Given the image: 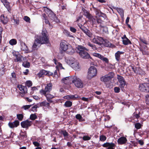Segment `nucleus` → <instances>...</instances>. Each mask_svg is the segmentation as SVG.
Segmentation results:
<instances>
[{"mask_svg":"<svg viewBox=\"0 0 149 149\" xmlns=\"http://www.w3.org/2000/svg\"><path fill=\"white\" fill-rule=\"evenodd\" d=\"M21 45V49L22 50L24 51L26 53L30 52V51L29 50L28 47L22 41H20Z\"/></svg>","mask_w":149,"mask_h":149,"instance_id":"obj_11","label":"nucleus"},{"mask_svg":"<svg viewBox=\"0 0 149 149\" xmlns=\"http://www.w3.org/2000/svg\"><path fill=\"white\" fill-rule=\"evenodd\" d=\"M32 123V121L27 120L22 122L21 123V125L23 128H28L31 125Z\"/></svg>","mask_w":149,"mask_h":149,"instance_id":"obj_9","label":"nucleus"},{"mask_svg":"<svg viewBox=\"0 0 149 149\" xmlns=\"http://www.w3.org/2000/svg\"><path fill=\"white\" fill-rule=\"evenodd\" d=\"M41 72L43 75H47L48 76H50L52 75L53 74V73L50 72L49 71H47L44 70H40Z\"/></svg>","mask_w":149,"mask_h":149,"instance_id":"obj_29","label":"nucleus"},{"mask_svg":"<svg viewBox=\"0 0 149 149\" xmlns=\"http://www.w3.org/2000/svg\"><path fill=\"white\" fill-rule=\"evenodd\" d=\"M38 107L37 105H35L32 107L31 111L33 112H36L37 111V109Z\"/></svg>","mask_w":149,"mask_h":149,"instance_id":"obj_52","label":"nucleus"},{"mask_svg":"<svg viewBox=\"0 0 149 149\" xmlns=\"http://www.w3.org/2000/svg\"><path fill=\"white\" fill-rule=\"evenodd\" d=\"M84 32L90 38H92L93 37V33L87 29L85 30H84Z\"/></svg>","mask_w":149,"mask_h":149,"instance_id":"obj_26","label":"nucleus"},{"mask_svg":"<svg viewBox=\"0 0 149 149\" xmlns=\"http://www.w3.org/2000/svg\"><path fill=\"white\" fill-rule=\"evenodd\" d=\"M91 135L90 136L88 135L84 136L82 137V139L84 141L89 140L91 139Z\"/></svg>","mask_w":149,"mask_h":149,"instance_id":"obj_45","label":"nucleus"},{"mask_svg":"<svg viewBox=\"0 0 149 149\" xmlns=\"http://www.w3.org/2000/svg\"><path fill=\"white\" fill-rule=\"evenodd\" d=\"M97 24H100V26L101 28H103L104 27L102 25L103 21L101 19L100 17L98 18H97Z\"/></svg>","mask_w":149,"mask_h":149,"instance_id":"obj_33","label":"nucleus"},{"mask_svg":"<svg viewBox=\"0 0 149 149\" xmlns=\"http://www.w3.org/2000/svg\"><path fill=\"white\" fill-rule=\"evenodd\" d=\"M25 84L26 86L28 87H30L32 85V83L30 81H26Z\"/></svg>","mask_w":149,"mask_h":149,"instance_id":"obj_49","label":"nucleus"},{"mask_svg":"<svg viewBox=\"0 0 149 149\" xmlns=\"http://www.w3.org/2000/svg\"><path fill=\"white\" fill-rule=\"evenodd\" d=\"M104 45L105 46L108 47H111V43L108 41H106Z\"/></svg>","mask_w":149,"mask_h":149,"instance_id":"obj_53","label":"nucleus"},{"mask_svg":"<svg viewBox=\"0 0 149 149\" xmlns=\"http://www.w3.org/2000/svg\"><path fill=\"white\" fill-rule=\"evenodd\" d=\"M5 7L7 9L8 11L10 12V6L9 3L7 1L6 2L3 4Z\"/></svg>","mask_w":149,"mask_h":149,"instance_id":"obj_41","label":"nucleus"},{"mask_svg":"<svg viewBox=\"0 0 149 149\" xmlns=\"http://www.w3.org/2000/svg\"><path fill=\"white\" fill-rule=\"evenodd\" d=\"M77 60L72 57H68L65 59V62L69 65H71Z\"/></svg>","mask_w":149,"mask_h":149,"instance_id":"obj_10","label":"nucleus"},{"mask_svg":"<svg viewBox=\"0 0 149 149\" xmlns=\"http://www.w3.org/2000/svg\"><path fill=\"white\" fill-rule=\"evenodd\" d=\"M97 70L94 66H91L88 69L87 78L89 79H92L97 74Z\"/></svg>","mask_w":149,"mask_h":149,"instance_id":"obj_5","label":"nucleus"},{"mask_svg":"<svg viewBox=\"0 0 149 149\" xmlns=\"http://www.w3.org/2000/svg\"><path fill=\"white\" fill-rule=\"evenodd\" d=\"M24 61L22 65L24 67L28 68L30 67V63L28 61Z\"/></svg>","mask_w":149,"mask_h":149,"instance_id":"obj_38","label":"nucleus"},{"mask_svg":"<svg viewBox=\"0 0 149 149\" xmlns=\"http://www.w3.org/2000/svg\"><path fill=\"white\" fill-rule=\"evenodd\" d=\"M75 118L77 119H78L79 121L82 122L84 121V119L81 116L80 114H77L75 116Z\"/></svg>","mask_w":149,"mask_h":149,"instance_id":"obj_34","label":"nucleus"},{"mask_svg":"<svg viewBox=\"0 0 149 149\" xmlns=\"http://www.w3.org/2000/svg\"><path fill=\"white\" fill-rule=\"evenodd\" d=\"M41 44L39 42V38H37L35 40V41L33 45L32 46V49L33 50H34L36 49L37 47L39 46V45H40Z\"/></svg>","mask_w":149,"mask_h":149,"instance_id":"obj_16","label":"nucleus"},{"mask_svg":"<svg viewBox=\"0 0 149 149\" xmlns=\"http://www.w3.org/2000/svg\"><path fill=\"white\" fill-rule=\"evenodd\" d=\"M111 145V143H106L103 145V146L104 147H109Z\"/></svg>","mask_w":149,"mask_h":149,"instance_id":"obj_62","label":"nucleus"},{"mask_svg":"<svg viewBox=\"0 0 149 149\" xmlns=\"http://www.w3.org/2000/svg\"><path fill=\"white\" fill-rule=\"evenodd\" d=\"M100 80L104 82L105 84L110 81V79L108 78L106 75L101 77L100 78Z\"/></svg>","mask_w":149,"mask_h":149,"instance_id":"obj_24","label":"nucleus"},{"mask_svg":"<svg viewBox=\"0 0 149 149\" xmlns=\"http://www.w3.org/2000/svg\"><path fill=\"white\" fill-rule=\"evenodd\" d=\"M146 103L149 105V95H147L146 96Z\"/></svg>","mask_w":149,"mask_h":149,"instance_id":"obj_60","label":"nucleus"},{"mask_svg":"<svg viewBox=\"0 0 149 149\" xmlns=\"http://www.w3.org/2000/svg\"><path fill=\"white\" fill-rule=\"evenodd\" d=\"M62 134L64 136H68V133L65 131H64L62 132Z\"/></svg>","mask_w":149,"mask_h":149,"instance_id":"obj_64","label":"nucleus"},{"mask_svg":"<svg viewBox=\"0 0 149 149\" xmlns=\"http://www.w3.org/2000/svg\"><path fill=\"white\" fill-rule=\"evenodd\" d=\"M26 58L20 55H18L17 57L15 58V61L21 62L22 61H26Z\"/></svg>","mask_w":149,"mask_h":149,"instance_id":"obj_23","label":"nucleus"},{"mask_svg":"<svg viewBox=\"0 0 149 149\" xmlns=\"http://www.w3.org/2000/svg\"><path fill=\"white\" fill-rule=\"evenodd\" d=\"M17 116L18 119L20 121L22 120L24 117V116L22 114H17Z\"/></svg>","mask_w":149,"mask_h":149,"instance_id":"obj_44","label":"nucleus"},{"mask_svg":"<svg viewBox=\"0 0 149 149\" xmlns=\"http://www.w3.org/2000/svg\"><path fill=\"white\" fill-rule=\"evenodd\" d=\"M44 8L45 11L47 14L48 15L51 13V12L52 11L51 10L46 7H44Z\"/></svg>","mask_w":149,"mask_h":149,"instance_id":"obj_47","label":"nucleus"},{"mask_svg":"<svg viewBox=\"0 0 149 149\" xmlns=\"http://www.w3.org/2000/svg\"><path fill=\"white\" fill-rule=\"evenodd\" d=\"M127 141L126 138L123 136L120 137L118 140V143L121 145L125 143Z\"/></svg>","mask_w":149,"mask_h":149,"instance_id":"obj_17","label":"nucleus"},{"mask_svg":"<svg viewBox=\"0 0 149 149\" xmlns=\"http://www.w3.org/2000/svg\"><path fill=\"white\" fill-rule=\"evenodd\" d=\"M52 85V83H49L47 84L44 89H42L40 91V93L41 95L46 94L47 93H49L51 91Z\"/></svg>","mask_w":149,"mask_h":149,"instance_id":"obj_6","label":"nucleus"},{"mask_svg":"<svg viewBox=\"0 0 149 149\" xmlns=\"http://www.w3.org/2000/svg\"><path fill=\"white\" fill-rule=\"evenodd\" d=\"M140 50L142 52L143 55H148L149 54L147 50H144L143 49H140Z\"/></svg>","mask_w":149,"mask_h":149,"instance_id":"obj_42","label":"nucleus"},{"mask_svg":"<svg viewBox=\"0 0 149 149\" xmlns=\"http://www.w3.org/2000/svg\"><path fill=\"white\" fill-rule=\"evenodd\" d=\"M140 40L143 43L145 44H146V45L148 44V42L146 40H145V39L140 38Z\"/></svg>","mask_w":149,"mask_h":149,"instance_id":"obj_58","label":"nucleus"},{"mask_svg":"<svg viewBox=\"0 0 149 149\" xmlns=\"http://www.w3.org/2000/svg\"><path fill=\"white\" fill-rule=\"evenodd\" d=\"M117 78L120 83L119 87L121 88H124L125 85V82L123 77L118 75Z\"/></svg>","mask_w":149,"mask_h":149,"instance_id":"obj_8","label":"nucleus"},{"mask_svg":"<svg viewBox=\"0 0 149 149\" xmlns=\"http://www.w3.org/2000/svg\"><path fill=\"white\" fill-rule=\"evenodd\" d=\"M114 90L115 92L118 93L120 92V89L118 87H116L114 88Z\"/></svg>","mask_w":149,"mask_h":149,"instance_id":"obj_61","label":"nucleus"},{"mask_svg":"<svg viewBox=\"0 0 149 149\" xmlns=\"http://www.w3.org/2000/svg\"><path fill=\"white\" fill-rule=\"evenodd\" d=\"M123 53L124 52H123L118 51L115 54L116 59L117 61H118L120 60V55Z\"/></svg>","mask_w":149,"mask_h":149,"instance_id":"obj_21","label":"nucleus"},{"mask_svg":"<svg viewBox=\"0 0 149 149\" xmlns=\"http://www.w3.org/2000/svg\"><path fill=\"white\" fill-rule=\"evenodd\" d=\"M92 42L99 45H101L104 41L103 39L101 37L95 36L92 39Z\"/></svg>","mask_w":149,"mask_h":149,"instance_id":"obj_7","label":"nucleus"},{"mask_svg":"<svg viewBox=\"0 0 149 149\" xmlns=\"http://www.w3.org/2000/svg\"><path fill=\"white\" fill-rule=\"evenodd\" d=\"M37 118V116L35 114H33L31 115L30 119L32 120H34Z\"/></svg>","mask_w":149,"mask_h":149,"instance_id":"obj_43","label":"nucleus"},{"mask_svg":"<svg viewBox=\"0 0 149 149\" xmlns=\"http://www.w3.org/2000/svg\"><path fill=\"white\" fill-rule=\"evenodd\" d=\"M31 105H26L23 106L22 107L25 110H26L29 109L31 107Z\"/></svg>","mask_w":149,"mask_h":149,"instance_id":"obj_57","label":"nucleus"},{"mask_svg":"<svg viewBox=\"0 0 149 149\" xmlns=\"http://www.w3.org/2000/svg\"><path fill=\"white\" fill-rule=\"evenodd\" d=\"M21 139H23L24 140H25L26 139V136L25 134L23 135L22 134L21 135Z\"/></svg>","mask_w":149,"mask_h":149,"instance_id":"obj_63","label":"nucleus"},{"mask_svg":"<svg viewBox=\"0 0 149 149\" xmlns=\"http://www.w3.org/2000/svg\"><path fill=\"white\" fill-rule=\"evenodd\" d=\"M116 10L120 15L121 18L123 19L124 17V12L123 10L120 8H117Z\"/></svg>","mask_w":149,"mask_h":149,"instance_id":"obj_28","label":"nucleus"},{"mask_svg":"<svg viewBox=\"0 0 149 149\" xmlns=\"http://www.w3.org/2000/svg\"><path fill=\"white\" fill-rule=\"evenodd\" d=\"M142 126V125L139 123H136L135 124V127L137 129H140Z\"/></svg>","mask_w":149,"mask_h":149,"instance_id":"obj_46","label":"nucleus"},{"mask_svg":"<svg viewBox=\"0 0 149 149\" xmlns=\"http://www.w3.org/2000/svg\"><path fill=\"white\" fill-rule=\"evenodd\" d=\"M62 81L64 83L66 84L70 83L71 81H72L75 86L78 88H82L84 86L82 81L76 77H67L63 79Z\"/></svg>","mask_w":149,"mask_h":149,"instance_id":"obj_1","label":"nucleus"},{"mask_svg":"<svg viewBox=\"0 0 149 149\" xmlns=\"http://www.w3.org/2000/svg\"><path fill=\"white\" fill-rule=\"evenodd\" d=\"M53 61L54 63L56 65V68H58L59 69H64V68L62 66V64L58 62L56 59H54Z\"/></svg>","mask_w":149,"mask_h":149,"instance_id":"obj_25","label":"nucleus"},{"mask_svg":"<svg viewBox=\"0 0 149 149\" xmlns=\"http://www.w3.org/2000/svg\"><path fill=\"white\" fill-rule=\"evenodd\" d=\"M78 26L83 32H84V30H85L86 29H87L84 26L82 25L79 24Z\"/></svg>","mask_w":149,"mask_h":149,"instance_id":"obj_56","label":"nucleus"},{"mask_svg":"<svg viewBox=\"0 0 149 149\" xmlns=\"http://www.w3.org/2000/svg\"><path fill=\"white\" fill-rule=\"evenodd\" d=\"M107 138L105 136L102 135L100 136V140L102 141H104Z\"/></svg>","mask_w":149,"mask_h":149,"instance_id":"obj_48","label":"nucleus"},{"mask_svg":"<svg viewBox=\"0 0 149 149\" xmlns=\"http://www.w3.org/2000/svg\"><path fill=\"white\" fill-rule=\"evenodd\" d=\"M106 75L110 80L113 77L114 75V74L113 72H111L109 73L108 74H106Z\"/></svg>","mask_w":149,"mask_h":149,"instance_id":"obj_39","label":"nucleus"},{"mask_svg":"<svg viewBox=\"0 0 149 149\" xmlns=\"http://www.w3.org/2000/svg\"><path fill=\"white\" fill-rule=\"evenodd\" d=\"M123 43L125 45H127L129 44H131V42L127 38L124 39L123 41Z\"/></svg>","mask_w":149,"mask_h":149,"instance_id":"obj_31","label":"nucleus"},{"mask_svg":"<svg viewBox=\"0 0 149 149\" xmlns=\"http://www.w3.org/2000/svg\"><path fill=\"white\" fill-rule=\"evenodd\" d=\"M60 49L61 53L67 50V52L70 54H72L74 52V50L73 49L70 45L65 41L61 42L60 43Z\"/></svg>","mask_w":149,"mask_h":149,"instance_id":"obj_2","label":"nucleus"},{"mask_svg":"<svg viewBox=\"0 0 149 149\" xmlns=\"http://www.w3.org/2000/svg\"><path fill=\"white\" fill-rule=\"evenodd\" d=\"M17 87L19 88V90L21 91L20 92V93L25 94L27 93V89L26 86L21 85H18L17 86Z\"/></svg>","mask_w":149,"mask_h":149,"instance_id":"obj_12","label":"nucleus"},{"mask_svg":"<svg viewBox=\"0 0 149 149\" xmlns=\"http://www.w3.org/2000/svg\"><path fill=\"white\" fill-rule=\"evenodd\" d=\"M19 125V122L17 121H15L13 123H9L8 125L11 128H13L17 127Z\"/></svg>","mask_w":149,"mask_h":149,"instance_id":"obj_19","label":"nucleus"},{"mask_svg":"<svg viewBox=\"0 0 149 149\" xmlns=\"http://www.w3.org/2000/svg\"><path fill=\"white\" fill-rule=\"evenodd\" d=\"M147 83L141 84L139 85V89L141 91L147 92Z\"/></svg>","mask_w":149,"mask_h":149,"instance_id":"obj_14","label":"nucleus"},{"mask_svg":"<svg viewBox=\"0 0 149 149\" xmlns=\"http://www.w3.org/2000/svg\"><path fill=\"white\" fill-rule=\"evenodd\" d=\"M93 55L94 56L98 58H100L101 57L102 55L99 53H94L93 54Z\"/></svg>","mask_w":149,"mask_h":149,"instance_id":"obj_54","label":"nucleus"},{"mask_svg":"<svg viewBox=\"0 0 149 149\" xmlns=\"http://www.w3.org/2000/svg\"><path fill=\"white\" fill-rule=\"evenodd\" d=\"M128 68L130 69H132V70L134 71V72L135 73H136V70L137 68L136 67H135L134 66H132V65H130V66H129V67H128Z\"/></svg>","mask_w":149,"mask_h":149,"instance_id":"obj_50","label":"nucleus"},{"mask_svg":"<svg viewBox=\"0 0 149 149\" xmlns=\"http://www.w3.org/2000/svg\"><path fill=\"white\" fill-rule=\"evenodd\" d=\"M24 19L27 22L30 23V18L27 16H25L24 17Z\"/></svg>","mask_w":149,"mask_h":149,"instance_id":"obj_51","label":"nucleus"},{"mask_svg":"<svg viewBox=\"0 0 149 149\" xmlns=\"http://www.w3.org/2000/svg\"><path fill=\"white\" fill-rule=\"evenodd\" d=\"M0 20L3 24L5 25L7 23L8 19L7 17H5L3 15H1L0 17Z\"/></svg>","mask_w":149,"mask_h":149,"instance_id":"obj_15","label":"nucleus"},{"mask_svg":"<svg viewBox=\"0 0 149 149\" xmlns=\"http://www.w3.org/2000/svg\"><path fill=\"white\" fill-rule=\"evenodd\" d=\"M76 50L81 57L84 58H89V54L86 52L88 51V49L85 47L81 45H79L76 48Z\"/></svg>","mask_w":149,"mask_h":149,"instance_id":"obj_3","label":"nucleus"},{"mask_svg":"<svg viewBox=\"0 0 149 149\" xmlns=\"http://www.w3.org/2000/svg\"><path fill=\"white\" fill-rule=\"evenodd\" d=\"M9 43L11 45H15L17 43V41L16 39H12L10 40Z\"/></svg>","mask_w":149,"mask_h":149,"instance_id":"obj_37","label":"nucleus"},{"mask_svg":"<svg viewBox=\"0 0 149 149\" xmlns=\"http://www.w3.org/2000/svg\"><path fill=\"white\" fill-rule=\"evenodd\" d=\"M70 66L76 70H78L80 68L79 63L77 60L70 65Z\"/></svg>","mask_w":149,"mask_h":149,"instance_id":"obj_18","label":"nucleus"},{"mask_svg":"<svg viewBox=\"0 0 149 149\" xmlns=\"http://www.w3.org/2000/svg\"><path fill=\"white\" fill-rule=\"evenodd\" d=\"M48 17L52 21L57 22L58 21V20L56 16L55 15L52 11L48 15Z\"/></svg>","mask_w":149,"mask_h":149,"instance_id":"obj_13","label":"nucleus"},{"mask_svg":"<svg viewBox=\"0 0 149 149\" xmlns=\"http://www.w3.org/2000/svg\"><path fill=\"white\" fill-rule=\"evenodd\" d=\"M87 45L90 47L91 49L93 50H95L97 49V48L96 47L95 45L89 42H88L87 43Z\"/></svg>","mask_w":149,"mask_h":149,"instance_id":"obj_32","label":"nucleus"},{"mask_svg":"<svg viewBox=\"0 0 149 149\" xmlns=\"http://www.w3.org/2000/svg\"><path fill=\"white\" fill-rule=\"evenodd\" d=\"M83 11L84 13V15L87 18L89 19L91 18V15L85 9H84Z\"/></svg>","mask_w":149,"mask_h":149,"instance_id":"obj_30","label":"nucleus"},{"mask_svg":"<svg viewBox=\"0 0 149 149\" xmlns=\"http://www.w3.org/2000/svg\"><path fill=\"white\" fill-rule=\"evenodd\" d=\"M140 112L138 111V112H137L136 111V112H134L133 113V117L134 118H136L138 119L140 117Z\"/></svg>","mask_w":149,"mask_h":149,"instance_id":"obj_36","label":"nucleus"},{"mask_svg":"<svg viewBox=\"0 0 149 149\" xmlns=\"http://www.w3.org/2000/svg\"><path fill=\"white\" fill-rule=\"evenodd\" d=\"M47 31L45 29H42L41 35L39 37V41L41 44H47L49 42V38L47 34Z\"/></svg>","mask_w":149,"mask_h":149,"instance_id":"obj_4","label":"nucleus"},{"mask_svg":"<svg viewBox=\"0 0 149 149\" xmlns=\"http://www.w3.org/2000/svg\"><path fill=\"white\" fill-rule=\"evenodd\" d=\"M70 31L73 33H75L77 31L76 29L72 27H70Z\"/></svg>","mask_w":149,"mask_h":149,"instance_id":"obj_59","label":"nucleus"},{"mask_svg":"<svg viewBox=\"0 0 149 149\" xmlns=\"http://www.w3.org/2000/svg\"><path fill=\"white\" fill-rule=\"evenodd\" d=\"M115 146V145L114 143H111V145L108 147V149H114V147Z\"/></svg>","mask_w":149,"mask_h":149,"instance_id":"obj_55","label":"nucleus"},{"mask_svg":"<svg viewBox=\"0 0 149 149\" xmlns=\"http://www.w3.org/2000/svg\"><path fill=\"white\" fill-rule=\"evenodd\" d=\"M40 106H45L49 108L50 107L49 103L47 102L46 101H44L43 102L39 103Z\"/></svg>","mask_w":149,"mask_h":149,"instance_id":"obj_27","label":"nucleus"},{"mask_svg":"<svg viewBox=\"0 0 149 149\" xmlns=\"http://www.w3.org/2000/svg\"><path fill=\"white\" fill-rule=\"evenodd\" d=\"M72 105V102L70 101H66L64 104L65 106L67 107H71Z\"/></svg>","mask_w":149,"mask_h":149,"instance_id":"obj_35","label":"nucleus"},{"mask_svg":"<svg viewBox=\"0 0 149 149\" xmlns=\"http://www.w3.org/2000/svg\"><path fill=\"white\" fill-rule=\"evenodd\" d=\"M46 97L47 100V101L50 102H52V101L51 100V99H52L54 97V96L52 95H51L49 93H46V94H43Z\"/></svg>","mask_w":149,"mask_h":149,"instance_id":"obj_20","label":"nucleus"},{"mask_svg":"<svg viewBox=\"0 0 149 149\" xmlns=\"http://www.w3.org/2000/svg\"><path fill=\"white\" fill-rule=\"evenodd\" d=\"M100 59L106 63H109V61L108 59L107 58L104 57L102 55L101 56Z\"/></svg>","mask_w":149,"mask_h":149,"instance_id":"obj_40","label":"nucleus"},{"mask_svg":"<svg viewBox=\"0 0 149 149\" xmlns=\"http://www.w3.org/2000/svg\"><path fill=\"white\" fill-rule=\"evenodd\" d=\"M78 95H70L65 96L64 97V98L67 100L72 99L74 100L75 99L78 98Z\"/></svg>","mask_w":149,"mask_h":149,"instance_id":"obj_22","label":"nucleus"}]
</instances>
